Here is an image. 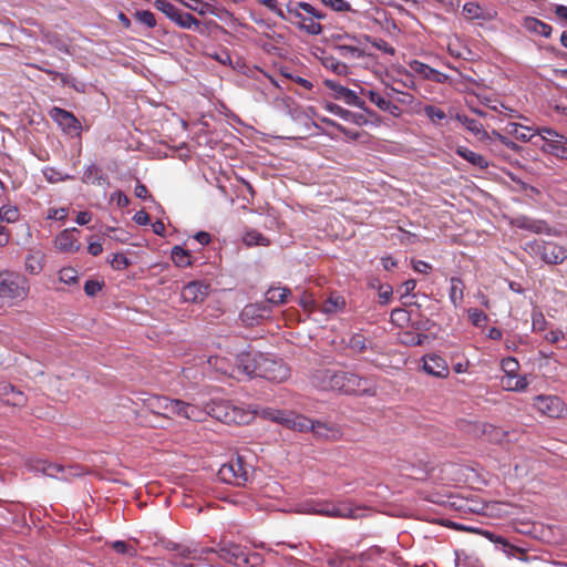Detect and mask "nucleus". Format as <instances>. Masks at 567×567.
<instances>
[{
	"label": "nucleus",
	"instance_id": "obj_39",
	"mask_svg": "<svg viewBox=\"0 0 567 567\" xmlns=\"http://www.w3.org/2000/svg\"><path fill=\"white\" fill-rule=\"evenodd\" d=\"M244 243L247 246H267L269 244V240L266 237H264L261 233L257 230H250L247 231L246 235L244 236Z\"/></svg>",
	"mask_w": 567,
	"mask_h": 567
},
{
	"label": "nucleus",
	"instance_id": "obj_7",
	"mask_svg": "<svg viewBox=\"0 0 567 567\" xmlns=\"http://www.w3.org/2000/svg\"><path fill=\"white\" fill-rule=\"evenodd\" d=\"M154 6L162 11L168 19L184 29H190L193 25H199V21L187 12H182L167 0H155Z\"/></svg>",
	"mask_w": 567,
	"mask_h": 567
},
{
	"label": "nucleus",
	"instance_id": "obj_43",
	"mask_svg": "<svg viewBox=\"0 0 567 567\" xmlns=\"http://www.w3.org/2000/svg\"><path fill=\"white\" fill-rule=\"evenodd\" d=\"M364 39L371 44L377 48L378 50L383 51L386 54L393 55L395 53V50L392 45H390L386 41L382 39H371V37L365 35Z\"/></svg>",
	"mask_w": 567,
	"mask_h": 567
},
{
	"label": "nucleus",
	"instance_id": "obj_19",
	"mask_svg": "<svg viewBox=\"0 0 567 567\" xmlns=\"http://www.w3.org/2000/svg\"><path fill=\"white\" fill-rule=\"evenodd\" d=\"M0 401L8 405L20 406L24 404L25 396L12 384L2 382L0 383Z\"/></svg>",
	"mask_w": 567,
	"mask_h": 567
},
{
	"label": "nucleus",
	"instance_id": "obj_13",
	"mask_svg": "<svg viewBox=\"0 0 567 567\" xmlns=\"http://www.w3.org/2000/svg\"><path fill=\"white\" fill-rule=\"evenodd\" d=\"M534 406L544 415L559 417L565 411L564 403L558 396L538 395L535 398Z\"/></svg>",
	"mask_w": 567,
	"mask_h": 567
},
{
	"label": "nucleus",
	"instance_id": "obj_64",
	"mask_svg": "<svg viewBox=\"0 0 567 567\" xmlns=\"http://www.w3.org/2000/svg\"><path fill=\"white\" fill-rule=\"evenodd\" d=\"M43 175L50 183H55L62 179L61 174L52 168L44 169Z\"/></svg>",
	"mask_w": 567,
	"mask_h": 567
},
{
	"label": "nucleus",
	"instance_id": "obj_16",
	"mask_svg": "<svg viewBox=\"0 0 567 567\" xmlns=\"http://www.w3.org/2000/svg\"><path fill=\"white\" fill-rule=\"evenodd\" d=\"M209 286L200 281H192L184 286L182 298L186 302H202L207 297Z\"/></svg>",
	"mask_w": 567,
	"mask_h": 567
},
{
	"label": "nucleus",
	"instance_id": "obj_41",
	"mask_svg": "<svg viewBox=\"0 0 567 567\" xmlns=\"http://www.w3.org/2000/svg\"><path fill=\"white\" fill-rule=\"evenodd\" d=\"M313 19L315 18H306V21L299 23V28L311 35H317L322 32V25L316 22Z\"/></svg>",
	"mask_w": 567,
	"mask_h": 567
},
{
	"label": "nucleus",
	"instance_id": "obj_44",
	"mask_svg": "<svg viewBox=\"0 0 567 567\" xmlns=\"http://www.w3.org/2000/svg\"><path fill=\"white\" fill-rule=\"evenodd\" d=\"M135 19L148 28H154L156 25L155 17L148 10L136 11Z\"/></svg>",
	"mask_w": 567,
	"mask_h": 567
},
{
	"label": "nucleus",
	"instance_id": "obj_35",
	"mask_svg": "<svg viewBox=\"0 0 567 567\" xmlns=\"http://www.w3.org/2000/svg\"><path fill=\"white\" fill-rule=\"evenodd\" d=\"M423 111L434 125H442V122L447 117L446 113L435 105H425Z\"/></svg>",
	"mask_w": 567,
	"mask_h": 567
},
{
	"label": "nucleus",
	"instance_id": "obj_38",
	"mask_svg": "<svg viewBox=\"0 0 567 567\" xmlns=\"http://www.w3.org/2000/svg\"><path fill=\"white\" fill-rule=\"evenodd\" d=\"M166 396L154 395L145 400V404L152 413L161 415L166 405Z\"/></svg>",
	"mask_w": 567,
	"mask_h": 567
},
{
	"label": "nucleus",
	"instance_id": "obj_63",
	"mask_svg": "<svg viewBox=\"0 0 567 567\" xmlns=\"http://www.w3.org/2000/svg\"><path fill=\"white\" fill-rule=\"evenodd\" d=\"M392 287L391 286H382L379 290V298L381 303H388L392 296Z\"/></svg>",
	"mask_w": 567,
	"mask_h": 567
},
{
	"label": "nucleus",
	"instance_id": "obj_24",
	"mask_svg": "<svg viewBox=\"0 0 567 567\" xmlns=\"http://www.w3.org/2000/svg\"><path fill=\"white\" fill-rule=\"evenodd\" d=\"M524 27L529 32L539 34L545 38H549L553 30L549 24L534 17H526L524 19Z\"/></svg>",
	"mask_w": 567,
	"mask_h": 567
},
{
	"label": "nucleus",
	"instance_id": "obj_12",
	"mask_svg": "<svg viewBox=\"0 0 567 567\" xmlns=\"http://www.w3.org/2000/svg\"><path fill=\"white\" fill-rule=\"evenodd\" d=\"M217 554L226 563L240 567L247 566L250 559L244 549L235 543H221L217 548Z\"/></svg>",
	"mask_w": 567,
	"mask_h": 567
},
{
	"label": "nucleus",
	"instance_id": "obj_62",
	"mask_svg": "<svg viewBox=\"0 0 567 567\" xmlns=\"http://www.w3.org/2000/svg\"><path fill=\"white\" fill-rule=\"evenodd\" d=\"M102 289V285L99 281L87 280L84 285V291L87 296H94Z\"/></svg>",
	"mask_w": 567,
	"mask_h": 567
},
{
	"label": "nucleus",
	"instance_id": "obj_2",
	"mask_svg": "<svg viewBox=\"0 0 567 567\" xmlns=\"http://www.w3.org/2000/svg\"><path fill=\"white\" fill-rule=\"evenodd\" d=\"M536 133L544 141L542 150L558 158H567V138L550 127H540Z\"/></svg>",
	"mask_w": 567,
	"mask_h": 567
},
{
	"label": "nucleus",
	"instance_id": "obj_26",
	"mask_svg": "<svg viewBox=\"0 0 567 567\" xmlns=\"http://www.w3.org/2000/svg\"><path fill=\"white\" fill-rule=\"evenodd\" d=\"M480 431L482 435H484L489 442L493 443H503L508 435V433L502 429L485 423L480 425Z\"/></svg>",
	"mask_w": 567,
	"mask_h": 567
},
{
	"label": "nucleus",
	"instance_id": "obj_58",
	"mask_svg": "<svg viewBox=\"0 0 567 567\" xmlns=\"http://www.w3.org/2000/svg\"><path fill=\"white\" fill-rule=\"evenodd\" d=\"M532 326L534 331H543L546 326L545 317L539 311H534L532 316Z\"/></svg>",
	"mask_w": 567,
	"mask_h": 567
},
{
	"label": "nucleus",
	"instance_id": "obj_50",
	"mask_svg": "<svg viewBox=\"0 0 567 567\" xmlns=\"http://www.w3.org/2000/svg\"><path fill=\"white\" fill-rule=\"evenodd\" d=\"M324 65H326V68L332 70L338 75H347L348 71H349V68L347 64L334 61L333 59H331V60L328 59L324 62Z\"/></svg>",
	"mask_w": 567,
	"mask_h": 567
},
{
	"label": "nucleus",
	"instance_id": "obj_27",
	"mask_svg": "<svg viewBox=\"0 0 567 567\" xmlns=\"http://www.w3.org/2000/svg\"><path fill=\"white\" fill-rule=\"evenodd\" d=\"M208 364L214 368L216 371L221 374L236 377V364H230L225 358L221 357H210L208 359Z\"/></svg>",
	"mask_w": 567,
	"mask_h": 567
},
{
	"label": "nucleus",
	"instance_id": "obj_36",
	"mask_svg": "<svg viewBox=\"0 0 567 567\" xmlns=\"http://www.w3.org/2000/svg\"><path fill=\"white\" fill-rule=\"evenodd\" d=\"M289 411L265 408L260 411V416L272 422H277L284 426V419H287Z\"/></svg>",
	"mask_w": 567,
	"mask_h": 567
},
{
	"label": "nucleus",
	"instance_id": "obj_51",
	"mask_svg": "<svg viewBox=\"0 0 567 567\" xmlns=\"http://www.w3.org/2000/svg\"><path fill=\"white\" fill-rule=\"evenodd\" d=\"M337 50L343 58H360L363 55L360 49L352 45H338Z\"/></svg>",
	"mask_w": 567,
	"mask_h": 567
},
{
	"label": "nucleus",
	"instance_id": "obj_21",
	"mask_svg": "<svg viewBox=\"0 0 567 567\" xmlns=\"http://www.w3.org/2000/svg\"><path fill=\"white\" fill-rule=\"evenodd\" d=\"M363 95H367L369 100L375 104L381 111L388 112L393 116H399L401 114V110L398 105L393 104L390 100L384 99L378 92L369 90H361Z\"/></svg>",
	"mask_w": 567,
	"mask_h": 567
},
{
	"label": "nucleus",
	"instance_id": "obj_17",
	"mask_svg": "<svg viewBox=\"0 0 567 567\" xmlns=\"http://www.w3.org/2000/svg\"><path fill=\"white\" fill-rule=\"evenodd\" d=\"M270 312V307L265 302L247 305L241 313L240 318L246 324L252 326L259 319L265 318Z\"/></svg>",
	"mask_w": 567,
	"mask_h": 567
},
{
	"label": "nucleus",
	"instance_id": "obj_4",
	"mask_svg": "<svg viewBox=\"0 0 567 567\" xmlns=\"http://www.w3.org/2000/svg\"><path fill=\"white\" fill-rule=\"evenodd\" d=\"M161 416L164 417H184L192 421H200L204 416V412L189 403L182 400H171L167 398L166 405Z\"/></svg>",
	"mask_w": 567,
	"mask_h": 567
},
{
	"label": "nucleus",
	"instance_id": "obj_42",
	"mask_svg": "<svg viewBox=\"0 0 567 567\" xmlns=\"http://www.w3.org/2000/svg\"><path fill=\"white\" fill-rule=\"evenodd\" d=\"M18 217H19V212H18L17 207H13V206L0 207V220L13 223L18 219Z\"/></svg>",
	"mask_w": 567,
	"mask_h": 567
},
{
	"label": "nucleus",
	"instance_id": "obj_11",
	"mask_svg": "<svg viewBox=\"0 0 567 567\" xmlns=\"http://www.w3.org/2000/svg\"><path fill=\"white\" fill-rule=\"evenodd\" d=\"M344 388L342 393L346 394H369L375 393V385L372 381L365 378H361L354 373L346 372V379L343 381Z\"/></svg>",
	"mask_w": 567,
	"mask_h": 567
},
{
	"label": "nucleus",
	"instance_id": "obj_59",
	"mask_svg": "<svg viewBox=\"0 0 567 567\" xmlns=\"http://www.w3.org/2000/svg\"><path fill=\"white\" fill-rule=\"evenodd\" d=\"M112 547L121 554H127L128 556H135L136 551L134 548L130 547L125 542L116 540L112 544Z\"/></svg>",
	"mask_w": 567,
	"mask_h": 567
},
{
	"label": "nucleus",
	"instance_id": "obj_10",
	"mask_svg": "<svg viewBox=\"0 0 567 567\" xmlns=\"http://www.w3.org/2000/svg\"><path fill=\"white\" fill-rule=\"evenodd\" d=\"M260 364L258 378L280 383L289 377V368L281 361L265 357Z\"/></svg>",
	"mask_w": 567,
	"mask_h": 567
},
{
	"label": "nucleus",
	"instance_id": "obj_46",
	"mask_svg": "<svg viewBox=\"0 0 567 567\" xmlns=\"http://www.w3.org/2000/svg\"><path fill=\"white\" fill-rule=\"evenodd\" d=\"M519 368V363L515 358L508 357L502 360V369L506 377L515 375Z\"/></svg>",
	"mask_w": 567,
	"mask_h": 567
},
{
	"label": "nucleus",
	"instance_id": "obj_52",
	"mask_svg": "<svg viewBox=\"0 0 567 567\" xmlns=\"http://www.w3.org/2000/svg\"><path fill=\"white\" fill-rule=\"evenodd\" d=\"M60 280L68 284L73 285L78 281V272L73 268H63L60 270Z\"/></svg>",
	"mask_w": 567,
	"mask_h": 567
},
{
	"label": "nucleus",
	"instance_id": "obj_61",
	"mask_svg": "<svg viewBox=\"0 0 567 567\" xmlns=\"http://www.w3.org/2000/svg\"><path fill=\"white\" fill-rule=\"evenodd\" d=\"M68 216V210L65 208H51L48 212V219H56L63 220Z\"/></svg>",
	"mask_w": 567,
	"mask_h": 567
},
{
	"label": "nucleus",
	"instance_id": "obj_30",
	"mask_svg": "<svg viewBox=\"0 0 567 567\" xmlns=\"http://www.w3.org/2000/svg\"><path fill=\"white\" fill-rule=\"evenodd\" d=\"M516 226L523 229L540 234L547 230V225L542 220H534L528 217H518L515 221Z\"/></svg>",
	"mask_w": 567,
	"mask_h": 567
},
{
	"label": "nucleus",
	"instance_id": "obj_56",
	"mask_svg": "<svg viewBox=\"0 0 567 567\" xmlns=\"http://www.w3.org/2000/svg\"><path fill=\"white\" fill-rule=\"evenodd\" d=\"M482 7L476 2H467L463 6V13L470 20H475Z\"/></svg>",
	"mask_w": 567,
	"mask_h": 567
},
{
	"label": "nucleus",
	"instance_id": "obj_40",
	"mask_svg": "<svg viewBox=\"0 0 567 567\" xmlns=\"http://www.w3.org/2000/svg\"><path fill=\"white\" fill-rule=\"evenodd\" d=\"M37 471L42 472L45 476L56 477L58 473L62 472V468L59 465L38 460Z\"/></svg>",
	"mask_w": 567,
	"mask_h": 567
},
{
	"label": "nucleus",
	"instance_id": "obj_33",
	"mask_svg": "<svg viewBox=\"0 0 567 567\" xmlns=\"http://www.w3.org/2000/svg\"><path fill=\"white\" fill-rule=\"evenodd\" d=\"M503 385L507 390L523 391L527 388L528 382L525 377L509 375L503 379Z\"/></svg>",
	"mask_w": 567,
	"mask_h": 567
},
{
	"label": "nucleus",
	"instance_id": "obj_34",
	"mask_svg": "<svg viewBox=\"0 0 567 567\" xmlns=\"http://www.w3.org/2000/svg\"><path fill=\"white\" fill-rule=\"evenodd\" d=\"M455 118L462 123L470 132L474 133L475 135L484 134L486 135V132L483 128V125L477 122L474 118H470L468 116L464 114H456Z\"/></svg>",
	"mask_w": 567,
	"mask_h": 567
},
{
	"label": "nucleus",
	"instance_id": "obj_22",
	"mask_svg": "<svg viewBox=\"0 0 567 567\" xmlns=\"http://www.w3.org/2000/svg\"><path fill=\"white\" fill-rule=\"evenodd\" d=\"M284 426L299 432H307L313 427V421L305 415L289 411L287 419H284Z\"/></svg>",
	"mask_w": 567,
	"mask_h": 567
},
{
	"label": "nucleus",
	"instance_id": "obj_60",
	"mask_svg": "<svg viewBox=\"0 0 567 567\" xmlns=\"http://www.w3.org/2000/svg\"><path fill=\"white\" fill-rule=\"evenodd\" d=\"M261 3L276 13L280 19H285V11L279 7L277 0H261Z\"/></svg>",
	"mask_w": 567,
	"mask_h": 567
},
{
	"label": "nucleus",
	"instance_id": "obj_9",
	"mask_svg": "<svg viewBox=\"0 0 567 567\" xmlns=\"http://www.w3.org/2000/svg\"><path fill=\"white\" fill-rule=\"evenodd\" d=\"M266 355L259 352H243L236 357V377H258L259 369L261 367V360Z\"/></svg>",
	"mask_w": 567,
	"mask_h": 567
},
{
	"label": "nucleus",
	"instance_id": "obj_32",
	"mask_svg": "<svg viewBox=\"0 0 567 567\" xmlns=\"http://www.w3.org/2000/svg\"><path fill=\"white\" fill-rule=\"evenodd\" d=\"M172 259L177 267H187L192 265V256L187 250L181 246L172 248Z\"/></svg>",
	"mask_w": 567,
	"mask_h": 567
},
{
	"label": "nucleus",
	"instance_id": "obj_18",
	"mask_svg": "<svg viewBox=\"0 0 567 567\" xmlns=\"http://www.w3.org/2000/svg\"><path fill=\"white\" fill-rule=\"evenodd\" d=\"M78 231L76 228L64 229L61 231L55 240V248L61 252H75L80 249L81 245L78 239L74 237L73 233Z\"/></svg>",
	"mask_w": 567,
	"mask_h": 567
},
{
	"label": "nucleus",
	"instance_id": "obj_31",
	"mask_svg": "<svg viewBox=\"0 0 567 567\" xmlns=\"http://www.w3.org/2000/svg\"><path fill=\"white\" fill-rule=\"evenodd\" d=\"M346 306V301L340 296H330L326 301L320 306V311L327 315L336 313L339 310L343 309Z\"/></svg>",
	"mask_w": 567,
	"mask_h": 567
},
{
	"label": "nucleus",
	"instance_id": "obj_25",
	"mask_svg": "<svg viewBox=\"0 0 567 567\" xmlns=\"http://www.w3.org/2000/svg\"><path fill=\"white\" fill-rule=\"evenodd\" d=\"M456 154L461 156L463 159L471 163L473 166L478 167L481 169H485L488 167V162L478 153H475L466 147L460 146L456 150Z\"/></svg>",
	"mask_w": 567,
	"mask_h": 567
},
{
	"label": "nucleus",
	"instance_id": "obj_14",
	"mask_svg": "<svg viewBox=\"0 0 567 567\" xmlns=\"http://www.w3.org/2000/svg\"><path fill=\"white\" fill-rule=\"evenodd\" d=\"M50 116L58 123V125L70 135H79L81 132V124L78 118L70 112L60 107H53L50 111Z\"/></svg>",
	"mask_w": 567,
	"mask_h": 567
},
{
	"label": "nucleus",
	"instance_id": "obj_3",
	"mask_svg": "<svg viewBox=\"0 0 567 567\" xmlns=\"http://www.w3.org/2000/svg\"><path fill=\"white\" fill-rule=\"evenodd\" d=\"M346 371L333 369H318L311 375V383L321 390L342 392L344 388Z\"/></svg>",
	"mask_w": 567,
	"mask_h": 567
},
{
	"label": "nucleus",
	"instance_id": "obj_5",
	"mask_svg": "<svg viewBox=\"0 0 567 567\" xmlns=\"http://www.w3.org/2000/svg\"><path fill=\"white\" fill-rule=\"evenodd\" d=\"M25 289L23 280L18 276L4 278L0 282V308L11 306L16 301L23 299Z\"/></svg>",
	"mask_w": 567,
	"mask_h": 567
},
{
	"label": "nucleus",
	"instance_id": "obj_8",
	"mask_svg": "<svg viewBox=\"0 0 567 567\" xmlns=\"http://www.w3.org/2000/svg\"><path fill=\"white\" fill-rule=\"evenodd\" d=\"M364 509L359 507H352L349 503H339V504H322L318 505L313 509L315 514L324 515L329 517H339V518H352L357 519L363 516Z\"/></svg>",
	"mask_w": 567,
	"mask_h": 567
},
{
	"label": "nucleus",
	"instance_id": "obj_55",
	"mask_svg": "<svg viewBox=\"0 0 567 567\" xmlns=\"http://www.w3.org/2000/svg\"><path fill=\"white\" fill-rule=\"evenodd\" d=\"M131 265L130 260L127 259V257L123 254H115L111 260V266L115 269V270H122V269H125L127 268L128 266Z\"/></svg>",
	"mask_w": 567,
	"mask_h": 567
},
{
	"label": "nucleus",
	"instance_id": "obj_54",
	"mask_svg": "<svg viewBox=\"0 0 567 567\" xmlns=\"http://www.w3.org/2000/svg\"><path fill=\"white\" fill-rule=\"evenodd\" d=\"M365 338L362 334H354L349 340V346L352 350L363 352L367 349Z\"/></svg>",
	"mask_w": 567,
	"mask_h": 567
},
{
	"label": "nucleus",
	"instance_id": "obj_15",
	"mask_svg": "<svg viewBox=\"0 0 567 567\" xmlns=\"http://www.w3.org/2000/svg\"><path fill=\"white\" fill-rule=\"evenodd\" d=\"M423 370L436 378H446L449 375L446 361L437 354H426L423 357Z\"/></svg>",
	"mask_w": 567,
	"mask_h": 567
},
{
	"label": "nucleus",
	"instance_id": "obj_48",
	"mask_svg": "<svg viewBox=\"0 0 567 567\" xmlns=\"http://www.w3.org/2000/svg\"><path fill=\"white\" fill-rule=\"evenodd\" d=\"M323 83H324L326 87H328L329 90H331V91H333V92H334V94H336V95H334V96H336V99H341V100H342V99H343V96L346 95V93H347V92H348V90H349L348 87H346V86H343V85H341V84L337 83V82H336V81H333V80H329V79H327V80H324V82H323Z\"/></svg>",
	"mask_w": 567,
	"mask_h": 567
},
{
	"label": "nucleus",
	"instance_id": "obj_20",
	"mask_svg": "<svg viewBox=\"0 0 567 567\" xmlns=\"http://www.w3.org/2000/svg\"><path fill=\"white\" fill-rule=\"evenodd\" d=\"M409 66L413 72L421 75L424 80H432L437 83H443L447 79L445 74L417 60L411 61Z\"/></svg>",
	"mask_w": 567,
	"mask_h": 567
},
{
	"label": "nucleus",
	"instance_id": "obj_37",
	"mask_svg": "<svg viewBox=\"0 0 567 567\" xmlns=\"http://www.w3.org/2000/svg\"><path fill=\"white\" fill-rule=\"evenodd\" d=\"M509 126V133L513 134L517 140L528 142L534 136V133H532V128L528 126H524L518 123H511Z\"/></svg>",
	"mask_w": 567,
	"mask_h": 567
},
{
	"label": "nucleus",
	"instance_id": "obj_1",
	"mask_svg": "<svg viewBox=\"0 0 567 567\" xmlns=\"http://www.w3.org/2000/svg\"><path fill=\"white\" fill-rule=\"evenodd\" d=\"M220 481L227 484L245 485L249 480V470L241 456L230 460L218 471Z\"/></svg>",
	"mask_w": 567,
	"mask_h": 567
},
{
	"label": "nucleus",
	"instance_id": "obj_6",
	"mask_svg": "<svg viewBox=\"0 0 567 567\" xmlns=\"http://www.w3.org/2000/svg\"><path fill=\"white\" fill-rule=\"evenodd\" d=\"M530 248L548 265L561 264L567 258V249L551 241H534Z\"/></svg>",
	"mask_w": 567,
	"mask_h": 567
},
{
	"label": "nucleus",
	"instance_id": "obj_29",
	"mask_svg": "<svg viewBox=\"0 0 567 567\" xmlns=\"http://www.w3.org/2000/svg\"><path fill=\"white\" fill-rule=\"evenodd\" d=\"M289 293H290V290L288 288H281V287L270 288L266 292L265 303H267L268 306H269V303H272V305L285 303Z\"/></svg>",
	"mask_w": 567,
	"mask_h": 567
},
{
	"label": "nucleus",
	"instance_id": "obj_49",
	"mask_svg": "<svg viewBox=\"0 0 567 567\" xmlns=\"http://www.w3.org/2000/svg\"><path fill=\"white\" fill-rule=\"evenodd\" d=\"M468 316L475 327H482L487 321V316L477 308L470 309Z\"/></svg>",
	"mask_w": 567,
	"mask_h": 567
},
{
	"label": "nucleus",
	"instance_id": "obj_47",
	"mask_svg": "<svg viewBox=\"0 0 567 567\" xmlns=\"http://www.w3.org/2000/svg\"><path fill=\"white\" fill-rule=\"evenodd\" d=\"M329 111L332 112L333 114L347 120V121H353V122H358L357 121V114L348 111V110H344L342 109L341 106L337 105V104H330L328 106Z\"/></svg>",
	"mask_w": 567,
	"mask_h": 567
},
{
	"label": "nucleus",
	"instance_id": "obj_57",
	"mask_svg": "<svg viewBox=\"0 0 567 567\" xmlns=\"http://www.w3.org/2000/svg\"><path fill=\"white\" fill-rule=\"evenodd\" d=\"M298 7H299V10L306 12L307 14L310 16V18H316L318 20H321L323 19L326 16L316 10V8H313L310 3H307V2H298Z\"/></svg>",
	"mask_w": 567,
	"mask_h": 567
},
{
	"label": "nucleus",
	"instance_id": "obj_45",
	"mask_svg": "<svg viewBox=\"0 0 567 567\" xmlns=\"http://www.w3.org/2000/svg\"><path fill=\"white\" fill-rule=\"evenodd\" d=\"M347 104L357 106L363 111H368L364 101H362L354 91L348 90L342 99Z\"/></svg>",
	"mask_w": 567,
	"mask_h": 567
},
{
	"label": "nucleus",
	"instance_id": "obj_23",
	"mask_svg": "<svg viewBox=\"0 0 567 567\" xmlns=\"http://www.w3.org/2000/svg\"><path fill=\"white\" fill-rule=\"evenodd\" d=\"M311 432L320 439L336 440L339 437L340 432L333 424H327L320 421H313Z\"/></svg>",
	"mask_w": 567,
	"mask_h": 567
},
{
	"label": "nucleus",
	"instance_id": "obj_53",
	"mask_svg": "<svg viewBox=\"0 0 567 567\" xmlns=\"http://www.w3.org/2000/svg\"><path fill=\"white\" fill-rule=\"evenodd\" d=\"M322 3L334 11L344 12L350 10V4L344 0H321Z\"/></svg>",
	"mask_w": 567,
	"mask_h": 567
},
{
	"label": "nucleus",
	"instance_id": "obj_28",
	"mask_svg": "<svg viewBox=\"0 0 567 567\" xmlns=\"http://www.w3.org/2000/svg\"><path fill=\"white\" fill-rule=\"evenodd\" d=\"M450 284L449 297L453 306L457 307L463 300L465 286L463 281L456 277H452Z\"/></svg>",
	"mask_w": 567,
	"mask_h": 567
}]
</instances>
